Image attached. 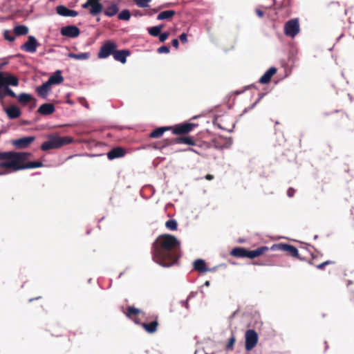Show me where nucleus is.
<instances>
[{
  "mask_svg": "<svg viewBox=\"0 0 354 354\" xmlns=\"http://www.w3.org/2000/svg\"><path fill=\"white\" fill-rule=\"evenodd\" d=\"M151 254L154 262L162 267H171L180 257V242L174 235L161 234L153 243Z\"/></svg>",
  "mask_w": 354,
  "mask_h": 354,
  "instance_id": "1",
  "label": "nucleus"
},
{
  "mask_svg": "<svg viewBox=\"0 0 354 354\" xmlns=\"http://www.w3.org/2000/svg\"><path fill=\"white\" fill-rule=\"evenodd\" d=\"M32 153L25 151L0 152V176L10 172L43 167L41 161H29Z\"/></svg>",
  "mask_w": 354,
  "mask_h": 354,
  "instance_id": "2",
  "label": "nucleus"
},
{
  "mask_svg": "<svg viewBox=\"0 0 354 354\" xmlns=\"http://www.w3.org/2000/svg\"><path fill=\"white\" fill-rule=\"evenodd\" d=\"M19 84V79L15 75L8 72H0V102L2 104L6 96L17 97L15 93L9 86H17Z\"/></svg>",
  "mask_w": 354,
  "mask_h": 354,
  "instance_id": "3",
  "label": "nucleus"
},
{
  "mask_svg": "<svg viewBox=\"0 0 354 354\" xmlns=\"http://www.w3.org/2000/svg\"><path fill=\"white\" fill-rule=\"evenodd\" d=\"M173 143L185 144L192 147H197L198 148L209 149L210 147V144L209 142L199 140L196 137L181 136L176 138L174 140H165L160 143V146L156 147V148L162 149L172 145Z\"/></svg>",
  "mask_w": 354,
  "mask_h": 354,
  "instance_id": "4",
  "label": "nucleus"
},
{
  "mask_svg": "<svg viewBox=\"0 0 354 354\" xmlns=\"http://www.w3.org/2000/svg\"><path fill=\"white\" fill-rule=\"evenodd\" d=\"M270 249L267 246H261L253 250H249L244 248L236 247L233 248L230 252V255L236 258H249L253 259L257 257H259L266 252L269 251Z\"/></svg>",
  "mask_w": 354,
  "mask_h": 354,
  "instance_id": "5",
  "label": "nucleus"
},
{
  "mask_svg": "<svg viewBox=\"0 0 354 354\" xmlns=\"http://www.w3.org/2000/svg\"><path fill=\"white\" fill-rule=\"evenodd\" d=\"M73 140V138L70 136H50L48 141L42 143L41 145V149L42 151H48L52 149H58L62 146L71 143Z\"/></svg>",
  "mask_w": 354,
  "mask_h": 354,
  "instance_id": "6",
  "label": "nucleus"
},
{
  "mask_svg": "<svg viewBox=\"0 0 354 354\" xmlns=\"http://www.w3.org/2000/svg\"><path fill=\"white\" fill-rule=\"evenodd\" d=\"M118 46L116 43L111 40L106 41L101 46L97 57L99 59H105L110 55H113Z\"/></svg>",
  "mask_w": 354,
  "mask_h": 354,
  "instance_id": "7",
  "label": "nucleus"
},
{
  "mask_svg": "<svg viewBox=\"0 0 354 354\" xmlns=\"http://www.w3.org/2000/svg\"><path fill=\"white\" fill-rule=\"evenodd\" d=\"M284 34L291 38H294L300 31L299 19H292L284 24Z\"/></svg>",
  "mask_w": 354,
  "mask_h": 354,
  "instance_id": "8",
  "label": "nucleus"
},
{
  "mask_svg": "<svg viewBox=\"0 0 354 354\" xmlns=\"http://www.w3.org/2000/svg\"><path fill=\"white\" fill-rule=\"evenodd\" d=\"M198 127L197 124L192 122H184L171 127L172 133L175 135L185 136L191 132L195 127Z\"/></svg>",
  "mask_w": 354,
  "mask_h": 354,
  "instance_id": "9",
  "label": "nucleus"
},
{
  "mask_svg": "<svg viewBox=\"0 0 354 354\" xmlns=\"http://www.w3.org/2000/svg\"><path fill=\"white\" fill-rule=\"evenodd\" d=\"M270 250H281L283 252H286L288 254L301 259L298 250L293 245L287 244V243H279L274 244Z\"/></svg>",
  "mask_w": 354,
  "mask_h": 354,
  "instance_id": "10",
  "label": "nucleus"
},
{
  "mask_svg": "<svg viewBox=\"0 0 354 354\" xmlns=\"http://www.w3.org/2000/svg\"><path fill=\"white\" fill-rule=\"evenodd\" d=\"M100 1L101 0H87L82 6L84 9L89 8L90 15L96 16L101 13L103 10V6L100 3Z\"/></svg>",
  "mask_w": 354,
  "mask_h": 354,
  "instance_id": "11",
  "label": "nucleus"
},
{
  "mask_svg": "<svg viewBox=\"0 0 354 354\" xmlns=\"http://www.w3.org/2000/svg\"><path fill=\"white\" fill-rule=\"evenodd\" d=\"M258 342L257 333L252 329H249L245 333V349L248 351L252 350Z\"/></svg>",
  "mask_w": 354,
  "mask_h": 354,
  "instance_id": "12",
  "label": "nucleus"
},
{
  "mask_svg": "<svg viewBox=\"0 0 354 354\" xmlns=\"http://www.w3.org/2000/svg\"><path fill=\"white\" fill-rule=\"evenodd\" d=\"M35 140L34 136L24 137L19 139L12 140L11 144L17 149H24L28 148Z\"/></svg>",
  "mask_w": 354,
  "mask_h": 354,
  "instance_id": "13",
  "label": "nucleus"
},
{
  "mask_svg": "<svg viewBox=\"0 0 354 354\" xmlns=\"http://www.w3.org/2000/svg\"><path fill=\"white\" fill-rule=\"evenodd\" d=\"M39 46V44L37 41V39L33 36H29L28 41L21 46V49L24 51L33 53L37 50V48Z\"/></svg>",
  "mask_w": 354,
  "mask_h": 354,
  "instance_id": "14",
  "label": "nucleus"
},
{
  "mask_svg": "<svg viewBox=\"0 0 354 354\" xmlns=\"http://www.w3.org/2000/svg\"><path fill=\"white\" fill-rule=\"evenodd\" d=\"M60 33L62 36L75 38L80 35V30L75 26H66L61 28Z\"/></svg>",
  "mask_w": 354,
  "mask_h": 354,
  "instance_id": "15",
  "label": "nucleus"
},
{
  "mask_svg": "<svg viewBox=\"0 0 354 354\" xmlns=\"http://www.w3.org/2000/svg\"><path fill=\"white\" fill-rule=\"evenodd\" d=\"M125 315L132 319L136 324H139V319L138 318L139 315L142 313V311L133 306H128L127 310L124 311Z\"/></svg>",
  "mask_w": 354,
  "mask_h": 354,
  "instance_id": "16",
  "label": "nucleus"
},
{
  "mask_svg": "<svg viewBox=\"0 0 354 354\" xmlns=\"http://www.w3.org/2000/svg\"><path fill=\"white\" fill-rule=\"evenodd\" d=\"M56 12L58 15L64 17H75L78 15L77 11L71 10L62 5L56 7Z\"/></svg>",
  "mask_w": 354,
  "mask_h": 354,
  "instance_id": "17",
  "label": "nucleus"
},
{
  "mask_svg": "<svg viewBox=\"0 0 354 354\" xmlns=\"http://www.w3.org/2000/svg\"><path fill=\"white\" fill-rule=\"evenodd\" d=\"M4 111L9 119L11 120L18 118L21 114L20 109L15 105H11L9 107L4 108Z\"/></svg>",
  "mask_w": 354,
  "mask_h": 354,
  "instance_id": "18",
  "label": "nucleus"
},
{
  "mask_svg": "<svg viewBox=\"0 0 354 354\" xmlns=\"http://www.w3.org/2000/svg\"><path fill=\"white\" fill-rule=\"evenodd\" d=\"M126 153V151L122 147H115L109 151L107 153V157L109 160L123 157Z\"/></svg>",
  "mask_w": 354,
  "mask_h": 354,
  "instance_id": "19",
  "label": "nucleus"
},
{
  "mask_svg": "<svg viewBox=\"0 0 354 354\" xmlns=\"http://www.w3.org/2000/svg\"><path fill=\"white\" fill-rule=\"evenodd\" d=\"M55 106L51 103H45L39 106L37 112L43 115H48L54 113Z\"/></svg>",
  "mask_w": 354,
  "mask_h": 354,
  "instance_id": "20",
  "label": "nucleus"
},
{
  "mask_svg": "<svg viewBox=\"0 0 354 354\" xmlns=\"http://www.w3.org/2000/svg\"><path fill=\"white\" fill-rule=\"evenodd\" d=\"M129 55L130 51L129 50H118L116 49L113 57L116 61L120 62L122 64H125L127 62V57Z\"/></svg>",
  "mask_w": 354,
  "mask_h": 354,
  "instance_id": "21",
  "label": "nucleus"
},
{
  "mask_svg": "<svg viewBox=\"0 0 354 354\" xmlns=\"http://www.w3.org/2000/svg\"><path fill=\"white\" fill-rule=\"evenodd\" d=\"M275 67L270 68L259 79L261 84H267L270 82L272 77L277 73Z\"/></svg>",
  "mask_w": 354,
  "mask_h": 354,
  "instance_id": "22",
  "label": "nucleus"
},
{
  "mask_svg": "<svg viewBox=\"0 0 354 354\" xmlns=\"http://www.w3.org/2000/svg\"><path fill=\"white\" fill-rule=\"evenodd\" d=\"M16 97H17L18 102L23 105H26L32 101L35 103L36 102V100L30 94L26 93H22L19 95H17Z\"/></svg>",
  "mask_w": 354,
  "mask_h": 354,
  "instance_id": "23",
  "label": "nucleus"
},
{
  "mask_svg": "<svg viewBox=\"0 0 354 354\" xmlns=\"http://www.w3.org/2000/svg\"><path fill=\"white\" fill-rule=\"evenodd\" d=\"M64 81V77L62 76L61 71H57L48 80V83L52 86L53 84H61Z\"/></svg>",
  "mask_w": 354,
  "mask_h": 354,
  "instance_id": "24",
  "label": "nucleus"
},
{
  "mask_svg": "<svg viewBox=\"0 0 354 354\" xmlns=\"http://www.w3.org/2000/svg\"><path fill=\"white\" fill-rule=\"evenodd\" d=\"M171 129V127H162L157 128L150 133L149 137L151 138H159L165 131H169Z\"/></svg>",
  "mask_w": 354,
  "mask_h": 354,
  "instance_id": "25",
  "label": "nucleus"
},
{
  "mask_svg": "<svg viewBox=\"0 0 354 354\" xmlns=\"http://www.w3.org/2000/svg\"><path fill=\"white\" fill-rule=\"evenodd\" d=\"M51 85L48 83V82H46L37 88V92L38 95L41 97H46L48 91L50 89Z\"/></svg>",
  "mask_w": 354,
  "mask_h": 354,
  "instance_id": "26",
  "label": "nucleus"
},
{
  "mask_svg": "<svg viewBox=\"0 0 354 354\" xmlns=\"http://www.w3.org/2000/svg\"><path fill=\"white\" fill-rule=\"evenodd\" d=\"M142 328L149 333H153L157 330L158 322L157 320L153 321L150 323H142Z\"/></svg>",
  "mask_w": 354,
  "mask_h": 354,
  "instance_id": "27",
  "label": "nucleus"
},
{
  "mask_svg": "<svg viewBox=\"0 0 354 354\" xmlns=\"http://www.w3.org/2000/svg\"><path fill=\"white\" fill-rule=\"evenodd\" d=\"M119 11L118 5L111 2L109 6L104 10V15L107 17H113Z\"/></svg>",
  "mask_w": 354,
  "mask_h": 354,
  "instance_id": "28",
  "label": "nucleus"
},
{
  "mask_svg": "<svg viewBox=\"0 0 354 354\" xmlns=\"http://www.w3.org/2000/svg\"><path fill=\"white\" fill-rule=\"evenodd\" d=\"M194 268L200 272H206L209 270V269H207L206 267L205 261L203 259H196L194 261Z\"/></svg>",
  "mask_w": 354,
  "mask_h": 354,
  "instance_id": "29",
  "label": "nucleus"
},
{
  "mask_svg": "<svg viewBox=\"0 0 354 354\" xmlns=\"http://www.w3.org/2000/svg\"><path fill=\"white\" fill-rule=\"evenodd\" d=\"M176 15L174 10H165L159 13L157 16L158 20L171 19Z\"/></svg>",
  "mask_w": 354,
  "mask_h": 354,
  "instance_id": "30",
  "label": "nucleus"
},
{
  "mask_svg": "<svg viewBox=\"0 0 354 354\" xmlns=\"http://www.w3.org/2000/svg\"><path fill=\"white\" fill-rule=\"evenodd\" d=\"M315 259V257L314 256H313V258L309 261V263L311 265H315L318 270H323L325 268V266L335 263V261H334L328 260L323 263L315 265V263L314 262Z\"/></svg>",
  "mask_w": 354,
  "mask_h": 354,
  "instance_id": "31",
  "label": "nucleus"
},
{
  "mask_svg": "<svg viewBox=\"0 0 354 354\" xmlns=\"http://www.w3.org/2000/svg\"><path fill=\"white\" fill-rule=\"evenodd\" d=\"M68 57L75 59L84 60L88 59L90 57V54L89 53H81L78 54L70 53L68 54Z\"/></svg>",
  "mask_w": 354,
  "mask_h": 354,
  "instance_id": "32",
  "label": "nucleus"
},
{
  "mask_svg": "<svg viewBox=\"0 0 354 354\" xmlns=\"http://www.w3.org/2000/svg\"><path fill=\"white\" fill-rule=\"evenodd\" d=\"M28 32V28L24 25L17 26L14 28V33L17 36L25 35Z\"/></svg>",
  "mask_w": 354,
  "mask_h": 354,
  "instance_id": "33",
  "label": "nucleus"
},
{
  "mask_svg": "<svg viewBox=\"0 0 354 354\" xmlns=\"http://www.w3.org/2000/svg\"><path fill=\"white\" fill-rule=\"evenodd\" d=\"M163 28V25L153 26L148 28L149 33L153 37H157L160 34V31Z\"/></svg>",
  "mask_w": 354,
  "mask_h": 354,
  "instance_id": "34",
  "label": "nucleus"
},
{
  "mask_svg": "<svg viewBox=\"0 0 354 354\" xmlns=\"http://www.w3.org/2000/svg\"><path fill=\"white\" fill-rule=\"evenodd\" d=\"M165 226L167 229L174 231L177 230L178 224L176 220L169 219L165 223Z\"/></svg>",
  "mask_w": 354,
  "mask_h": 354,
  "instance_id": "35",
  "label": "nucleus"
},
{
  "mask_svg": "<svg viewBox=\"0 0 354 354\" xmlns=\"http://www.w3.org/2000/svg\"><path fill=\"white\" fill-rule=\"evenodd\" d=\"M118 17L120 20L127 21L131 17V13L129 10H123L119 13Z\"/></svg>",
  "mask_w": 354,
  "mask_h": 354,
  "instance_id": "36",
  "label": "nucleus"
},
{
  "mask_svg": "<svg viewBox=\"0 0 354 354\" xmlns=\"http://www.w3.org/2000/svg\"><path fill=\"white\" fill-rule=\"evenodd\" d=\"M235 342H236V337L234 335H232L230 337V338L228 339V342L225 346V349L227 351H233Z\"/></svg>",
  "mask_w": 354,
  "mask_h": 354,
  "instance_id": "37",
  "label": "nucleus"
},
{
  "mask_svg": "<svg viewBox=\"0 0 354 354\" xmlns=\"http://www.w3.org/2000/svg\"><path fill=\"white\" fill-rule=\"evenodd\" d=\"M139 8H147L149 6L148 3L151 0H133Z\"/></svg>",
  "mask_w": 354,
  "mask_h": 354,
  "instance_id": "38",
  "label": "nucleus"
},
{
  "mask_svg": "<svg viewBox=\"0 0 354 354\" xmlns=\"http://www.w3.org/2000/svg\"><path fill=\"white\" fill-rule=\"evenodd\" d=\"M205 149H205V148H198L197 147H192L187 148L185 151H193L198 155H201L203 151Z\"/></svg>",
  "mask_w": 354,
  "mask_h": 354,
  "instance_id": "39",
  "label": "nucleus"
},
{
  "mask_svg": "<svg viewBox=\"0 0 354 354\" xmlns=\"http://www.w3.org/2000/svg\"><path fill=\"white\" fill-rule=\"evenodd\" d=\"M4 37L6 40L10 41H13L15 39V37L10 35V32L8 30L5 31Z\"/></svg>",
  "mask_w": 354,
  "mask_h": 354,
  "instance_id": "40",
  "label": "nucleus"
},
{
  "mask_svg": "<svg viewBox=\"0 0 354 354\" xmlns=\"http://www.w3.org/2000/svg\"><path fill=\"white\" fill-rule=\"evenodd\" d=\"M158 36L160 41L164 42L169 37V32H165L163 33H160Z\"/></svg>",
  "mask_w": 354,
  "mask_h": 354,
  "instance_id": "41",
  "label": "nucleus"
},
{
  "mask_svg": "<svg viewBox=\"0 0 354 354\" xmlns=\"http://www.w3.org/2000/svg\"><path fill=\"white\" fill-rule=\"evenodd\" d=\"M281 133L279 139V145H281L282 142H284L286 141V139L282 133V131L280 130V129H278L276 127H275V133L277 134V133Z\"/></svg>",
  "mask_w": 354,
  "mask_h": 354,
  "instance_id": "42",
  "label": "nucleus"
},
{
  "mask_svg": "<svg viewBox=\"0 0 354 354\" xmlns=\"http://www.w3.org/2000/svg\"><path fill=\"white\" fill-rule=\"evenodd\" d=\"M158 52L159 53H168L169 52V48L166 46H162L158 48Z\"/></svg>",
  "mask_w": 354,
  "mask_h": 354,
  "instance_id": "43",
  "label": "nucleus"
},
{
  "mask_svg": "<svg viewBox=\"0 0 354 354\" xmlns=\"http://www.w3.org/2000/svg\"><path fill=\"white\" fill-rule=\"evenodd\" d=\"M295 192H296V190H295L294 188H292V187H290V188L288 189V191H287V195H288V196H289V197H292V196L295 195Z\"/></svg>",
  "mask_w": 354,
  "mask_h": 354,
  "instance_id": "44",
  "label": "nucleus"
},
{
  "mask_svg": "<svg viewBox=\"0 0 354 354\" xmlns=\"http://www.w3.org/2000/svg\"><path fill=\"white\" fill-rule=\"evenodd\" d=\"M180 38V40L181 41L182 43H186L187 42V34L185 33H183L180 35L179 37Z\"/></svg>",
  "mask_w": 354,
  "mask_h": 354,
  "instance_id": "45",
  "label": "nucleus"
},
{
  "mask_svg": "<svg viewBox=\"0 0 354 354\" xmlns=\"http://www.w3.org/2000/svg\"><path fill=\"white\" fill-rule=\"evenodd\" d=\"M256 14L259 17L261 18L264 15V12L260 9H256Z\"/></svg>",
  "mask_w": 354,
  "mask_h": 354,
  "instance_id": "46",
  "label": "nucleus"
},
{
  "mask_svg": "<svg viewBox=\"0 0 354 354\" xmlns=\"http://www.w3.org/2000/svg\"><path fill=\"white\" fill-rule=\"evenodd\" d=\"M171 44H172V46L174 47H175L176 48H178L179 42H178V40L177 39H173L172 41H171Z\"/></svg>",
  "mask_w": 354,
  "mask_h": 354,
  "instance_id": "47",
  "label": "nucleus"
},
{
  "mask_svg": "<svg viewBox=\"0 0 354 354\" xmlns=\"http://www.w3.org/2000/svg\"><path fill=\"white\" fill-rule=\"evenodd\" d=\"M205 178L207 180H211L214 178V176L211 174H207V175H206Z\"/></svg>",
  "mask_w": 354,
  "mask_h": 354,
  "instance_id": "48",
  "label": "nucleus"
},
{
  "mask_svg": "<svg viewBox=\"0 0 354 354\" xmlns=\"http://www.w3.org/2000/svg\"><path fill=\"white\" fill-rule=\"evenodd\" d=\"M324 344H325V351H326L328 349V345L327 342H325Z\"/></svg>",
  "mask_w": 354,
  "mask_h": 354,
  "instance_id": "49",
  "label": "nucleus"
},
{
  "mask_svg": "<svg viewBox=\"0 0 354 354\" xmlns=\"http://www.w3.org/2000/svg\"><path fill=\"white\" fill-rule=\"evenodd\" d=\"M153 12H156L158 11V10L153 9Z\"/></svg>",
  "mask_w": 354,
  "mask_h": 354,
  "instance_id": "50",
  "label": "nucleus"
},
{
  "mask_svg": "<svg viewBox=\"0 0 354 354\" xmlns=\"http://www.w3.org/2000/svg\"><path fill=\"white\" fill-rule=\"evenodd\" d=\"M279 123L278 122H275V126L278 125Z\"/></svg>",
  "mask_w": 354,
  "mask_h": 354,
  "instance_id": "51",
  "label": "nucleus"
},
{
  "mask_svg": "<svg viewBox=\"0 0 354 354\" xmlns=\"http://www.w3.org/2000/svg\"><path fill=\"white\" fill-rule=\"evenodd\" d=\"M205 284L208 285L209 284V281H206Z\"/></svg>",
  "mask_w": 354,
  "mask_h": 354,
  "instance_id": "52",
  "label": "nucleus"
},
{
  "mask_svg": "<svg viewBox=\"0 0 354 354\" xmlns=\"http://www.w3.org/2000/svg\"><path fill=\"white\" fill-rule=\"evenodd\" d=\"M1 66H2V65H1V64H0V68H1Z\"/></svg>",
  "mask_w": 354,
  "mask_h": 354,
  "instance_id": "53",
  "label": "nucleus"
}]
</instances>
